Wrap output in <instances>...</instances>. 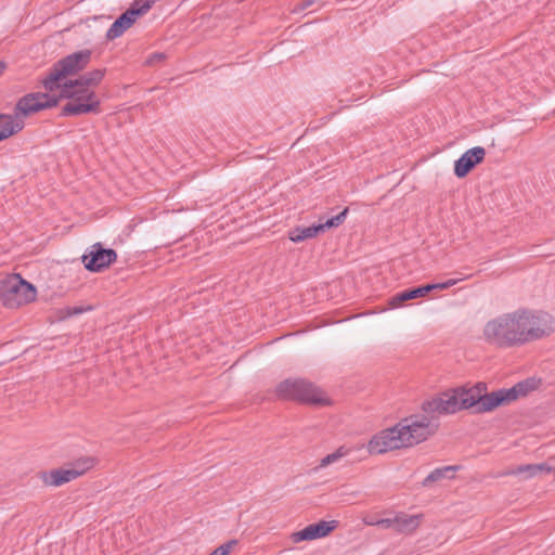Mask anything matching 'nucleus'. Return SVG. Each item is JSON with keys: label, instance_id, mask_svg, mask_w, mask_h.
I'll use <instances>...</instances> for the list:
<instances>
[{"label": "nucleus", "instance_id": "20", "mask_svg": "<svg viewBox=\"0 0 555 555\" xmlns=\"http://www.w3.org/2000/svg\"><path fill=\"white\" fill-rule=\"evenodd\" d=\"M320 232H323L321 223L307 228H295L289 232V240L294 243H299L307 238L317 236Z\"/></svg>", "mask_w": 555, "mask_h": 555}, {"label": "nucleus", "instance_id": "21", "mask_svg": "<svg viewBox=\"0 0 555 555\" xmlns=\"http://www.w3.org/2000/svg\"><path fill=\"white\" fill-rule=\"evenodd\" d=\"M104 68H96L79 76L75 80V85H81L82 87L92 88L96 87L105 76Z\"/></svg>", "mask_w": 555, "mask_h": 555}, {"label": "nucleus", "instance_id": "6", "mask_svg": "<svg viewBox=\"0 0 555 555\" xmlns=\"http://www.w3.org/2000/svg\"><path fill=\"white\" fill-rule=\"evenodd\" d=\"M439 426L438 417L426 413L410 415L399 422V429L406 448L426 441L438 431Z\"/></svg>", "mask_w": 555, "mask_h": 555}, {"label": "nucleus", "instance_id": "31", "mask_svg": "<svg viewBox=\"0 0 555 555\" xmlns=\"http://www.w3.org/2000/svg\"><path fill=\"white\" fill-rule=\"evenodd\" d=\"M376 525L378 527H382V528H385V529H389V528H392L396 530V517L395 518H384V519H379Z\"/></svg>", "mask_w": 555, "mask_h": 555}, {"label": "nucleus", "instance_id": "25", "mask_svg": "<svg viewBox=\"0 0 555 555\" xmlns=\"http://www.w3.org/2000/svg\"><path fill=\"white\" fill-rule=\"evenodd\" d=\"M460 280L457 279H451L446 282L441 283H431V284H425V287L428 289V294L433 291H443L448 289L449 287L455 285Z\"/></svg>", "mask_w": 555, "mask_h": 555}, {"label": "nucleus", "instance_id": "23", "mask_svg": "<svg viewBox=\"0 0 555 555\" xmlns=\"http://www.w3.org/2000/svg\"><path fill=\"white\" fill-rule=\"evenodd\" d=\"M457 469L459 466L456 465L436 468L423 480L422 485L424 487H429L431 483L438 480L443 478H451L452 476H449V473L454 474Z\"/></svg>", "mask_w": 555, "mask_h": 555}, {"label": "nucleus", "instance_id": "11", "mask_svg": "<svg viewBox=\"0 0 555 555\" xmlns=\"http://www.w3.org/2000/svg\"><path fill=\"white\" fill-rule=\"evenodd\" d=\"M401 448L406 447L401 430L399 429V423L393 427L384 429L374 435L367 442V451L370 454H383Z\"/></svg>", "mask_w": 555, "mask_h": 555}, {"label": "nucleus", "instance_id": "24", "mask_svg": "<svg viewBox=\"0 0 555 555\" xmlns=\"http://www.w3.org/2000/svg\"><path fill=\"white\" fill-rule=\"evenodd\" d=\"M348 211H349V209H348V207H346L338 215L328 218L325 222H320L322 225L323 232L327 229L336 228V227L340 225L345 221V219L348 215Z\"/></svg>", "mask_w": 555, "mask_h": 555}, {"label": "nucleus", "instance_id": "5", "mask_svg": "<svg viewBox=\"0 0 555 555\" xmlns=\"http://www.w3.org/2000/svg\"><path fill=\"white\" fill-rule=\"evenodd\" d=\"M452 410L455 412L461 410H470L473 413L480 414L492 411L487 408V384L479 382L470 388L460 387L450 392H444Z\"/></svg>", "mask_w": 555, "mask_h": 555}, {"label": "nucleus", "instance_id": "34", "mask_svg": "<svg viewBox=\"0 0 555 555\" xmlns=\"http://www.w3.org/2000/svg\"><path fill=\"white\" fill-rule=\"evenodd\" d=\"M5 67H7V64L4 62L0 61V76L3 74Z\"/></svg>", "mask_w": 555, "mask_h": 555}, {"label": "nucleus", "instance_id": "14", "mask_svg": "<svg viewBox=\"0 0 555 555\" xmlns=\"http://www.w3.org/2000/svg\"><path fill=\"white\" fill-rule=\"evenodd\" d=\"M486 150L482 146H475L467 150L454 163V175L462 179L465 178L477 165L485 160Z\"/></svg>", "mask_w": 555, "mask_h": 555}, {"label": "nucleus", "instance_id": "32", "mask_svg": "<svg viewBox=\"0 0 555 555\" xmlns=\"http://www.w3.org/2000/svg\"><path fill=\"white\" fill-rule=\"evenodd\" d=\"M332 464L331 459L328 455L324 456L320 462V467H325L327 465Z\"/></svg>", "mask_w": 555, "mask_h": 555}, {"label": "nucleus", "instance_id": "10", "mask_svg": "<svg viewBox=\"0 0 555 555\" xmlns=\"http://www.w3.org/2000/svg\"><path fill=\"white\" fill-rule=\"evenodd\" d=\"M540 380L535 378L524 379L511 388H501L499 390L489 392L487 399V408L492 411L501 405L509 404L520 397L527 396L530 391L538 388Z\"/></svg>", "mask_w": 555, "mask_h": 555}, {"label": "nucleus", "instance_id": "15", "mask_svg": "<svg viewBox=\"0 0 555 555\" xmlns=\"http://www.w3.org/2000/svg\"><path fill=\"white\" fill-rule=\"evenodd\" d=\"M337 527L336 520L325 521L321 520L315 524H311L304 529L293 534L295 542L315 540L328 535Z\"/></svg>", "mask_w": 555, "mask_h": 555}, {"label": "nucleus", "instance_id": "4", "mask_svg": "<svg viewBox=\"0 0 555 555\" xmlns=\"http://www.w3.org/2000/svg\"><path fill=\"white\" fill-rule=\"evenodd\" d=\"M92 51L89 49L79 50L59 60L42 79L43 88L53 92L59 90L61 81L68 76L77 75L91 62Z\"/></svg>", "mask_w": 555, "mask_h": 555}, {"label": "nucleus", "instance_id": "18", "mask_svg": "<svg viewBox=\"0 0 555 555\" xmlns=\"http://www.w3.org/2000/svg\"><path fill=\"white\" fill-rule=\"evenodd\" d=\"M552 472H554V468H552L546 463L525 464V465H519V466L502 474V476L525 475V478H531V477L537 476L538 474H551Z\"/></svg>", "mask_w": 555, "mask_h": 555}, {"label": "nucleus", "instance_id": "33", "mask_svg": "<svg viewBox=\"0 0 555 555\" xmlns=\"http://www.w3.org/2000/svg\"><path fill=\"white\" fill-rule=\"evenodd\" d=\"M88 459H89V457H86V459H83V460L78 461V462L74 465V467H73V468H77V469L82 468V467H83V462H85L86 460H88Z\"/></svg>", "mask_w": 555, "mask_h": 555}, {"label": "nucleus", "instance_id": "28", "mask_svg": "<svg viewBox=\"0 0 555 555\" xmlns=\"http://www.w3.org/2000/svg\"><path fill=\"white\" fill-rule=\"evenodd\" d=\"M317 2V0H304L294 5V8L291 10L292 13H300L305 11L306 9L310 8Z\"/></svg>", "mask_w": 555, "mask_h": 555}, {"label": "nucleus", "instance_id": "17", "mask_svg": "<svg viewBox=\"0 0 555 555\" xmlns=\"http://www.w3.org/2000/svg\"><path fill=\"white\" fill-rule=\"evenodd\" d=\"M422 410L424 413L430 414L431 416H436L435 414L441 415L455 413L444 393L439 398L423 402Z\"/></svg>", "mask_w": 555, "mask_h": 555}, {"label": "nucleus", "instance_id": "3", "mask_svg": "<svg viewBox=\"0 0 555 555\" xmlns=\"http://www.w3.org/2000/svg\"><path fill=\"white\" fill-rule=\"evenodd\" d=\"M275 395L282 400H293L311 405H328L331 403L321 389L304 378H287L279 383Z\"/></svg>", "mask_w": 555, "mask_h": 555}, {"label": "nucleus", "instance_id": "30", "mask_svg": "<svg viewBox=\"0 0 555 555\" xmlns=\"http://www.w3.org/2000/svg\"><path fill=\"white\" fill-rule=\"evenodd\" d=\"M349 452L348 449H346L344 446L343 447H339L335 452L331 453V454H327L331 459V462L332 463H335L337 462L339 459L344 457L345 455H347Z\"/></svg>", "mask_w": 555, "mask_h": 555}, {"label": "nucleus", "instance_id": "2", "mask_svg": "<svg viewBox=\"0 0 555 555\" xmlns=\"http://www.w3.org/2000/svg\"><path fill=\"white\" fill-rule=\"evenodd\" d=\"M517 310L499 315L488 321L483 327L486 341L496 348H513L521 346Z\"/></svg>", "mask_w": 555, "mask_h": 555}, {"label": "nucleus", "instance_id": "19", "mask_svg": "<svg viewBox=\"0 0 555 555\" xmlns=\"http://www.w3.org/2000/svg\"><path fill=\"white\" fill-rule=\"evenodd\" d=\"M3 117L0 120H4L0 129V142L10 138L11 135L20 132L24 128L23 120H15L10 115L2 114Z\"/></svg>", "mask_w": 555, "mask_h": 555}, {"label": "nucleus", "instance_id": "8", "mask_svg": "<svg viewBox=\"0 0 555 555\" xmlns=\"http://www.w3.org/2000/svg\"><path fill=\"white\" fill-rule=\"evenodd\" d=\"M519 332H521V346L551 335L555 327L553 318L545 312H534L526 309L517 310Z\"/></svg>", "mask_w": 555, "mask_h": 555}, {"label": "nucleus", "instance_id": "35", "mask_svg": "<svg viewBox=\"0 0 555 555\" xmlns=\"http://www.w3.org/2000/svg\"><path fill=\"white\" fill-rule=\"evenodd\" d=\"M2 117H3V115H2V114H0V118H2Z\"/></svg>", "mask_w": 555, "mask_h": 555}, {"label": "nucleus", "instance_id": "12", "mask_svg": "<svg viewBox=\"0 0 555 555\" xmlns=\"http://www.w3.org/2000/svg\"><path fill=\"white\" fill-rule=\"evenodd\" d=\"M85 268L90 272H102L117 260V253L113 248H105L101 243L90 247L88 254L81 258Z\"/></svg>", "mask_w": 555, "mask_h": 555}, {"label": "nucleus", "instance_id": "22", "mask_svg": "<svg viewBox=\"0 0 555 555\" xmlns=\"http://www.w3.org/2000/svg\"><path fill=\"white\" fill-rule=\"evenodd\" d=\"M420 525L418 516L400 514L396 516V531L412 532Z\"/></svg>", "mask_w": 555, "mask_h": 555}, {"label": "nucleus", "instance_id": "1", "mask_svg": "<svg viewBox=\"0 0 555 555\" xmlns=\"http://www.w3.org/2000/svg\"><path fill=\"white\" fill-rule=\"evenodd\" d=\"M60 93L50 94L48 92H34L22 96L16 105V115L28 116L42 109L55 107L61 100H70L62 107L60 116H79L89 113L99 114L101 101L96 93L81 85H75V80L70 79L61 83Z\"/></svg>", "mask_w": 555, "mask_h": 555}, {"label": "nucleus", "instance_id": "9", "mask_svg": "<svg viewBox=\"0 0 555 555\" xmlns=\"http://www.w3.org/2000/svg\"><path fill=\"white\" fill-rule=\"evenodd\" d=\"M155 0H134L129 9L121 13L106 33L107 40H114L128 30L135 21L150 11Z\"/></svg>", "mask_w": 555, "mask_h": 555}, {"label": "nucleus", "instance_id": "13", "mask_svg": "<svg viewBox=\"0 0 555 555\" xmlns=\"http://www.w3.org/2000/svg\"><path fill=\"white\" fill-rule=\"evenodd\" d=\"M94 465L93 459H88L83 462V467L80 469L68 468V469H53L50 472H42L41 479L46 486H62L79 476L85 474Z\"/></svg>", "mask_w": 555, "mask_h": 555}, {"label": "nucleus", "instance_id": "7", "mask_svg": "<svg viewBox=\"0 0 555 555\" xmlns=\"http://www.w3.org/2000/svg\"><path fill=\"white\" fill-rule=\"evenodd\" d=\"M37 289L20 274H12L0 281V301L14 309L36 299Z\"/></svg>", "mask_w": 555, "mask_h": 555}, {"label": "nucleus", "instance_id": "26", "mask_svg": "<svg viewBox=\"0 0 555 555\" xmlns=\"http://www.w3.org/2000/svg\"><path fill=\"white\" fill-rule=\"evenodd\" d=\"M236 544V540H230L229 542L215 548L209 555H229Z\"/></svg>", "mask_w": 555, "mask_h": 555}, {"label": "nucleus", "instance_id": "29", "mask_svg": "<svg viewBox=\"0 0 555 555\" xmlns=\"http://www.w3.org/2000/svg\"><path fill=\"white\" fill-rule=\"evenodd\" d=\"M85 309L81 308V307H67V308H64V309H61L60 310V313H61V317L63 319L65 318H69V317H73V315H76V314H79L83 311Z\"/></svg>", "mask_w": 555, "mask_h": 555}, {"label": "nucleus", "instance_id": "27", "mask_svg": "<svg viewBox=\"0 0 555 555\" xmlns=\"http://www.w3.org/2000/svg\"><path fill=\"white\" fill-rule=\"evenodd\" d=\"M166 60V54L163 52H154L152 53L144 62L147 66H153L157 63H160Z\"/></svg>", "mask_w": 555, "mask_h": 555}, {"label": "nucleus", "instance_id": "16", "mask_svg": "<svg viewBox=\"0 0 555 555\" xmlns=\"http://www.w3.org/2000/svg\"><path fill=\"white\" fill-rule=\"evenodd\" d=\"M426 295H428V289L425 287V285H421L397 293L389 298L388 304L391 308H398L409 300L425 297Z\"/></svg>", "mask_w": 555, "mask_h": 555}]
</instances>
